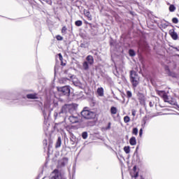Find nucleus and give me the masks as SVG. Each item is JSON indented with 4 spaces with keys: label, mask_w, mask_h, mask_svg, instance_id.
Returning a JSON list of instances; mask_svg holds the SVG:
<instances>
[{
    "label": "nucleus",
    "mask_w": 179,
    "mask_h": 179,
    "mask_svg": "<svg viewBox=\"0 0 179 179\" xmlns=\"http://www.w3.org/2000/svg\"><path fill=\"white\" fill-rule=\"evenodd\" d=\"M130 82L132 85L133 87H137L138 85H139L140 78L136 71L131 70L130 71Z\"/></svg>",
    "instance_id": "obj_2"
},
{
    "label": "nucleus",
    "mask_w": 179,
    "mask_h": 179,
    "mask_svg": "<svg viewBox=\"0 0 179 179\" xmlns=\"http://www.w3.org/2000/svg\"><path fill=\"white\" fill-rule=\"evenodd\" d=\"M137 97L140 104H145L146 101V97H145V94L141 92H138L137 94Z\"/></svg>",
    "instance_id": "obj_9"
},
{
    "label": "nucleus",
    "mask_w": 179,
    "mask_h": 179,
    "mask_svg": "<svg viewBox=\"0 0 179 179\" xmlns=\"http://www.w3.org/2000/svg\"><path fill=\"white\" fill-rule=\"evenodd\" d=\"M165 69H166V70L168 69V71H169V66H166Z\"/></svg>",
    "instance_id": "obj_39"
},
{
    "label": "nucleus",
    "mask_w": 179,
    "mask_h": 179,
    "mask_svg": "<svg viewBox=\"0 0 179 179\" xmlns=\"http://www.w3.org/2000/svg\"><path fill=\"white\" fill-rule=\"evenodd\" d=\"M84 15L86 17H87L88 20H92V14H90V11L87 10H84Z\"/></svg>",
    "instance_id": "obj_12"
},
{
    "label": "nucleus",
    "mask_w": 179,
    "mask_h": 179,
    "mask_svg": "<svg viewBox=\"0 0 179 179\" xmlns=\"http://www.w3.org/2000/svg\"><path fill=\"white\" fill-rule=\"evenodd\" d=\"M127 99H131L132 97V92L131 91H127Z\"/></svg>",
    "instance_id": "obj_29"
},
{
    "label": "nucleus",
    "mask_w": 179,
    "mask_h": 179,
    "mask_svg": "<svg viewBox=\"0 0 179 179\" xmlns=\"http://www.w3.org/2000/svg\"><path fill=\"white\" fill-rule=\"evenodd\" d=\"M73 111H75V106H73V105L65 104L62 106L61 113H62V114H68V113L72 114Z\"/></svg>",
    "instance_id": "obj_5"
},
{
    "label": "nucleus",
    "mask_w": 179,
    "mask_h": 179,
    "mask_svg": "<svg viewBox=\"0 0 179 179\" xmlns=\"http://www.w3.org/2000/svg\"><path fill=\"white\" fill-rule=\"evenodd\" d=\"M57 90L59 92L60 94H62V96H69L71 93V89L69 88V86L57 87Z\"/></svg>",
    "instance_id": "obj_6"
},
{
    "label": "nucleus",
    "mask_w": 179,
    "mask_h": 179,
    "mask_svg": "<svg viewBox=\"0 0 179 179\" xmlns=\"http://www.w3.org/2000/svg\"><path fill=\"white\" fill-rule=\"evenodd\" d=\"M68 30V29L66 28V27H63L62 28V34H66V31Z\"/></svg>",
    "instance_id": "obj_26"
},
{
    "label": "nucleus",
    "mask_w": 179,
    "mask_h": 179,
    "mask_svg": "<svg viewBox=\"0 0 179 179\" xmlns=\"http://www.w3.org/2000/svg\"><path fill=\"white\" fill-rule=\"evenodd\" d=\"M94 64V59L93 56L88 55L86 57V61L83 63V68L85 71L89 70V65H93Z\"/></svg>",
    "instance_id": "obj_4"
},
{
    "label": "nucleus",
    "mask_w": 179,
    "mask_h": 179,
    "mask_svg": "<svg viewBox=\"0 0 179 179\" xmlns=\"http://www.w3.org/2000/svg\"><path fill=\"white\" fill-rule=\"evenodd\" d=\"M106 131L108 129H111V122H108V127H106Z\"/></svg>",
    "instance_id": "obj_31"
},
{
    "label": "nucleus",
    "mask_w": 179,
    "mask_h": 179,
    "mask_svg": "<svg viewBox=\"0 0 179 179\" xmlns=\"http://www.w3.org/2000/svg\"><path fill=\"white\" fill-rule=\"evenodd\" d=\"M75 24L78 27H80V26H82V24H83V23L82 22V20H77L75 22Z\"/></svg>",
    "instance_id": "obj_22"
},
{
    "label": "nucleus",
    "mask_w": 179,
    "mask_h": 179,
    "mask_svg": "<svg viewBox=\"0 0 179 179\" xmlns=\"http://www.w3.org/2000/svg\"><path fill=\"white\" fill-rule=\"evenodd\" d=\"M63 80H64L65 82H66V80H69V79L65 78H63Z\"/></svg>",
    "instance_id": "obj_38"
},
{
    "label": "nucleus",
    "mask_w": 179,
    "mask_h": 179,
    "mask_svg": "<svg viewBox=\"0 0 179 179\" xmlns=\"http://www.w3.org/2000/svg\"><path fill=\"white\" fill-rule=\"evenodd\" d=\"M82 138H83V139H87V131L83 132Z\"/></svg>",
    "instance_id": "obj_27"
},
{
    "label": "nucleus",
    "mask_w": 179,
    "mask_h": 179,
    "mask_svg": "<svg viewBox=\"0 0 179 179\" xmlns=\"http://www.w3.org/2000/svg\"><path fill=\"white\" fill-rule=\"evenodd\" d=\"M129 55L130 57H135V55H136V54L135 53V50H132V49H130L129 50Z\"/></svg>",
    "instance_id": "obj_20"
},
{
    "label": "nucleus",
    "mask_w": 179,
    "mask_h": 179,
    "mask_svg": "<svg viewBox=\"0 0 179 179\" xmlns=\"http://www.w3.org/2000/svg\"><path fill=\"white\" fill-rule=\"evenodd\" d=\"M85 24H92L87 22V21H86V20H85Z\"/></svg>",
    "instance_id": "obj_37"
},
{
    "label": "nucleus",
    "mask_w": 179,
    "mask_h": 179,
    "mask_svg": "<svg viewBox=\"0 0 179 179\" xmlns=\"http://www.w3.org/2000/svg\"><path fill=\"white\" fill-rule=\"evenodd\" d=\"M56 40H57V41H62L64 38L60 35H57L56 36Z\"/></svg>",
    "instance_id": "obj_28"
},
{
    "label": "nucleus",
    "mask_w": 179,
    "mask_h": 179,
    "mask_svg": "<svg viewBox=\"0 0 179 179\" xmlns=\"http://www.w3.org/2000/svg\"><path fill=\"white\" fill-rule=\"evenodd\" d=\"M169 12H174L176 10V6L171 4L169 6Z\"/></svg>",
    "instance_id": "obj_21"
},
{
    "label": "nucleus",
    "mask_w": 179,
    "mask_h": 179,
    "mask_svg": "<svg viewBox=\"0 0 179 179\" xmlns=\"http://www.w3.org/2000/svg\"><path fill=\"white\" fill-rule=\"evenodd\" d=\"M129 121H131V118L129 117V116L124 117V122H125V124H127V122H129Z\"/></svg>",
    "instance_id": "obj_23"
},
{
    "label": "nucleus",
    "mask_w": 179,
    "mask_h": 179,
    "mask_svg": "<svg viewBox=\"0 0 179 179\" xmlns=\"http://www.w3.org/2000/svg\"><path fill=\"white\" fill-rule=\"evenodd\" d=\"M132 134L135 135L136 136H138V128L134 127L132 130Z\"/></svg>",
    "instance_id": "obj_25"
},
{
    "label": "nucleus",
    "mask_w": 179,
    "mask_h": 179,
    "mask_svg": "<svg viewBox=\"0 0 179 179\" xmlns=\"http://www.w3.org/2000/svg\"><path fill=\"white\" fill-rule=\"evenodd\" d=\"M156 93L157 94H158V96L163 99L165 103H169V104H171L172 106H174V104H176V101L173 100V99H171L170 100L169 96H167V94H166V92L157 90Z\"/></svg>",
    "instance_id": "obj_3"
},
{
    "label": "nucleus",
    "mask_w": 179,
    "mask_h": 179,
    "mask_svg": "<svg viewBox=\"0 0 179 179\" xmlns=\"http://www.w3.org/2000/svg\"><path fill=\"white\" fill-rule=\"evenodd\" d=\"M80 47H81L82 48H86V45H85V43H81V44H80Z\"/></svg>",
    "instance_id": "obj_35"
},
{
    "label": "nucleus",
    "mask_w": 179,
    "mask_h": 179,
    "mask_svg": "<svg viewBox=\"0 0 179 179\" xmlns=\"http://www.w3.org/2000/svg\"><path fill=\"white\" fill-rule=\"evenodd\" d=\"M81 116L85 120H94L97 117V113L87 110V108H84L81 111Z\"/></svg>",
    "instance_id": "obj_1"
},
{
    "label": "nucleus",
    "mask_w": 179,
    "mask_h": 179,
    "mask_svg": "<svg viewBox=\"0 0 179 179\" xmlns=\"http://www.w3.org/2000/svg\"><path fill=\"white\" fill-rule=\"evenodd\" d=\"M58 57H59V61H61V65L62 66H65V65H66V63H64V57H62V54L59 53L57 54Z\"/></svg>",
    "instance_id": "obj_17"
},
{
    "label": "nucleus",
    "mask_w": 179,
    "mask_h": 179,
    "mask_svg": "<svg viewBox=\"0 0 179 179\" xmlns=\"http://www.w3.org/2000/svg\"><path fill=\"white\" fill-rule=\"evenodd\" d=\"M62 143V140L61 139V136H59L55 144L56 149H58V148H61Z\"/></svg>",
    "instance_id": "obj_15"
},
{
    "label": "nucleus",
    "mask_w": 179,
    "mask_h": 179,
    "mask_svg": "<svg viewBox=\"0 0 179 179\" xmlns=\"http://www.w3.org/2000/svg\"><path fill=\"white\" fill-rule=\"evenodd\" d=\"M169 34L171 36L173 40H178V35L177 34V32L174 31V29H170L169 31Z\"/></svg>",
    "instance_id": "obj_10"
},
{
    "label": "nucleus",
    "mask_w": 179,
    "mask_h": 179,
    "mask_svg": "<svg viewBox=\"0 0 179 179\" xmlns=\"http://www.w3.org/2000/svg\"><path fill=\"white\" fill-rule=\"evenodd\" d=\"M172 22L174 23V24H177L178 23V18L177 17H173L172 19Z\"/></svg>",
    "instance_id": "obj_30"
},
{
    "label": "nucleus",
    "mask_w": 179,
    "mask_h": 179,
    "mask_svg": "<svg viewBox=\"0 0 179 179\" xmlns=\"http://www.w3.org/2000/svg\"><path fill=\"white\" fill-rule=\"evenodd\" d=\"M69 120L71 124H78L79 122V116H69Z\"/></svg>",
    "instance_id": "obj_11"
},
{
    "label": "nucleus",
    "mask_w": 179,
    "mask_h": 179,
    "mask_svg": "<svg viewBox=\"0 0 179 179\" xmlns=\"http://www.w3.org/2000/svg\"><path fill=\"white\" fill-rule=\"evenodd\" d=\"M117 108L115 106H112L110 108V114H112L113 115H115V114H117Z\"/></svg>",
    "instance_id": "obj_19"
},
{
    "label": "nucleus",
    "mask_w": 179,
    "mask_h": 179,
    "mask_svg": "<svg viewBox=\"0 0 179 179\" xmlns=\"http://www.w3.org/2000/svg\"><path fill=\"white\" fill-rule=\"evenodd\" d=\"M170 76H172V78H176V73L171 72Z\"/></svg>",
    "instance_id": "obj_33"
},
{
    "label": "nucleus",
    "mask_w": 179,
    "mask_h": 179,
    "mask_svg": "<svg viewBox=\"0 0 179 179\" xmlns=\"http://www.w3.org/2000/svg\"><path fill=\"white\" fill-rule=\"evenodd\" d=\"M133 171H134V173L133 175L131 174L132 178H138L139 176V172H136V166L133 167Z\"/></svg>",
    "instance_id": "obj_14"
},
{
    "label": "nucleus",
    "mask_w": 179,
    "mask_h": 179,
    "mask_svg": "<svg viewBox=\"0 0 179 179\" xmlns=\"http://www.w3.org/2000/svg\"><path fill=\"white\" fill-rule=\"evenodd\" d=\"M149 106H150V107H153V106H155V102L150 101V102L149 103Z\"/></svg>",
    "instance_id": "obj_32"
},
{
    "label": "nucleus",
    "mask_w": 179,
    "mask_h": 179,
    "mask_svg": "<svg viewBox=\"0 0 179 179\" xmlns=\"http://www.w3.org/2000/svg\"><path fill=\"white\" fill-rule=\"evenodd\" d=\"M142 134H143V130L142 129H141L139 131V136H142Z\"/></svg>",
    "instance_id": "obj_34"
},
{
    "label": "nucleus",
    "mask_w": 179,
    "mask_h": 179,
    "mask_svg": "<svg viewBox=\"0 0 179 179\" xmlns=\"http://www.w3.org/2000/svg\"><path fill=\"white\" fill-rule=\"evenodd\" d=\"M68 158L66 157H64L62 159H60L58 162V164H57V169H61L62 167H65V166H66V164H68Z\"/></svg>",
    "instance_id": "obj_8"
},
{
    "label": "nucleus",
    "mask_w": 179,
    "mask_h": 179,
    "mask_svg": "<svg viewBox=\"0 0 179 179\" xmlns=\"http://www.w3.org/2000/svg\"><path fill=\"white\" fill-rule=\"evenodd\" d=\"M73 76H70V79H73Z\"/></svg>",
    "instance_id": "obj_40"
},
{
    "label": "nucleus",
    "mask_w": 179,
    "mask_h": 179,
    "mask_svg": "<svg viewBox=\"0 0 179 179\" xmlns=\"http://www.w3.org/2000/svg\"><path fill=\"white\" fill-rule=\"evenodd\" d=\"M52 174H55V175L51 177V179H66L62 177V175L60 173L58 169H55L52 172Z\"/></svg>",
    "instance_id": "obj_7"
},
{
    "label": "nucleus",
    "mask_w": 179,
    "mask_h": 179,
    "mask_svg": "<svg viewBox=\"0 0 179 179\" xmlns=\"http://www.w3.org/2000/svg\"><path fill=\"white\" fill-rule=\"evenodd\" d=\"M129 143L131 146H135V145H136V138L132 136L129 140Z\"/></svg>",
    "instance_id": "obj_18"
},
{
    "label": "nucleus",
    "mask_w": 179,
    "mask_h": 179,
    "mask_svg": "<svg viewBox=\"0 0 179 179\" xmlns=\"http://www.w3.org/2000/svg\"><path fill=\"white\" fill-rule=\"evenodd\" d=\"M27 98L31 99H38V97H37V94H36V93H34V94H27Z\"/></svg>",
    "instance_id": "obj_16"
},
{
    "label": "nucleus",
    "mask_w": 179,
    "mask_h": 179,
    "mask_svg": "<svg viewBox=\"0 0 179 179\" xmlns=\"http://www.w3.org/2000/svg\"><path fill=\"white\" fill-rule=\"evenodd\" d=\"M135 115H136L135 110H132V115H134V117H135Z\"/></svg>",
    "instance_id": "obj_36"
},
{
    "label": "nucleus",
    "mask_w": 179,
    "mask_h": 179,
    "mask_svg": "<svg viewBox=\"0 0 179 179\" xmlns=\"http://www.w3.org/2000/svg\"><path fill=\"white\" fill-rule=\"evenodd\" d=\"M96 93L100 97H103V96H104V89H103V87H99L96 90Z\"/></svg>",
    "instance_id": "obj_13"
},
{
    "label": "nucleus",
    "mask_w": 179,
    "mask_h": 179,
    "mask_svg": "<svg viewBox=\"0 0 179 179\" xmlns=\"http://www.w3.org/2000/svg\"><path fill=\"white\" fill-rule=\"evenodd\" d=\"M142 179H143V178H142Z\"/></svg>",
    "instance_id": "obj_41"
},
{
    "label": "nucleus",
    "mask_w": 179,
    "mask_h": 179,
    "mask_svg": "<svg viewBox=\"0 0 179 179\" xmlns=\"http://www.w3.org/2000/svg\"><path fill=\"white\" fill-rule=\"evenodd\" d=\"M124 151L125 153L128 154L129 152H131V149L129 148V146H125L124 147Z\"/></svg>",
    "instance_id": "obj_24"
}]
</instances>
